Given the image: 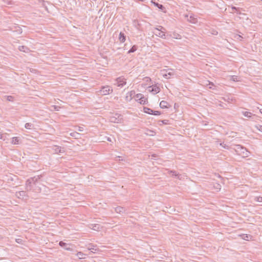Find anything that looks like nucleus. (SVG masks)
I'll list each match as a JSON object with an SVG mask.
<instances>
[{
    "label": "nucleus",
    "instance_id": "8",
    "mask_svg": "<svg viewBox=\"0 0 262 262\" xmlns=\"http://www.w3.org/2000/svg\"><path fill=\"white\" fill-rule=\"evenodd\" d=\"M9 28L10 30L16 32L17 34H20L22 33V29L17 25L15 24L12 26L9 27Z\"/></svg>",
    "mask_w": 262,
    "mask_h": 262
},
{
    "label": "nucleus",
    "instance_id": "36",
    "mask_svg": "<svg viewBox=\"0 0 262 262\" xmlns=\"http://www.w3.org/2000/svg\"><path fill=\"white\" fill-rule=\"evenodd\" d=\"M52 107H53L54 110L55 111H59L61 108V107L57 105H53Z\"/></svg>",
    "mask_w": 262,
    "mask_h": 262
},
{
    "label": "nucleus",
    "instance_id": "34",
    "mask_svg": "<svg viewBox=\"0 0 262 262\" xmlns=\"http://www.w3.org/2000/svg\"><path fill=\"white\" fill-rule=\"evenodd\" d=\"M77 255L78 256L79 258H83L84 254L81 252H79L77 253Z\"/></svg>",
    "mask_w": 262,
    "mask_h": 262
},
{
    "label": "nucleus",
    "instance_id": "20",
    "mask_svg": "<svg viewBox=\"0 0 262 262\" xmlns=\"http://www.w3.org/2000/svg\"><path fill=\"white\" fill-rule=\"evenodd\" d=\"M18 49L20 51H22L25 53H28L30 51L29 48L25 46H20L18 47Z\"/></svg>",
    "mask_w": 262,
    "mask_h": 262
},
{
    "label": "nucleus",
    "instance_id": "38",
    "mask_svg": "<svg viewBox=\"0 0 262 262\" xmlns=\"http://www.w3.org/2000/svg\"><path fill=\"white\" fill-rule=\"evenodd\" d=\"M214 187L216 189H219L220 190L221 188V185L219 184V183H216L215 185H214Z\"/></svg>",
    "mask_w": 262,
    "mask_h": 262
},
{
    "label": "nucleus",
    "instance_id": "44",
    "mask_svg": "<svg viewBox=\"0 0 262 262\" xmlns=\"http://www.w3.org/2000/svg\"><path fill=\"white\" fill-rule=\"evenodd\" d=\"M209 85H211V86H209V89H214L212 86H214V85L212 82H209Z\"/></svg>",
    "mask_w": 262,
    "mask_h": 262
},
{
    "label": "nucleus",
    "instance_id": "22",
    "mask_svg": "<svg viewBox=\"0 0 262 262\" xmlns=\"http://www.w3.org/2000/svg\"><path fill=\"white\" fill-rule=\"evenodd\" d=\"M169 36L170 37H171L173 38L177 39H179L181 38V35L176 32H173L172 35H169Z\"/></svg>",
    "mask_w": 262,
    "mask_h": 262
},
{
    "label": "nucleus",
    "instance_id": "51",
    "mask_svg": "<svg viewBox=\"0 0 262 262\" xmlns=\"http://www.w3.org/2000/svg\"><path fill=\"white\" fill-rule=\"evenodd\" d=\"M3 139V135L0 133V139Z\"/></svg>",
    "mask_w": 262,
    "mask_h": 262
},
{
    "label": "nucleus",
    "instance_id": "32",
    "mask_svg": "<svg viewBox=\"0 0 262 262\" xmlns=\"http://www.w3.org/2000/svg\"><path fill=\"white\" fill-rule=\"evenodd\" d=\"M79 135V134L78 133H77V132H73V133H71L70 134V136L74 137L75 139L77 138V135Z\"/></svg>",
    "mask_w": 262,
    "mask_h": 262
},
{
    "label": "nucleus",
    "instance_id": "42",
    "mask_svg": "<svg viewBox=\"0 0 262 262\" xmlns=\"http://www.w3.org/2000/svg\"><path fill=\"white\" fill-rule=\"evenodd\" d=\"M158 28L160 29L159 30H162V31H164L165 32L166 29L165 28H164L163 27H162L161 26H160L158 27Z\"/></svg>",
    "mask_w": 262,
    "mask_h": 262
},
{
    "label": "nucleus",
    "instance_id": "13",
    "mask_svg": "<svg viewBox=\"0 0 262 262\" xmlns=\"http://www.w3.org/2000/svg\"><path fill=\"white\" fill-rule=\"evenodd\" d=\"M115 211L116 212L119 214H123L126 213V209L125 208L121 206H117L115 208Z\"/></svg>",
    "mask_w": 262,
    "mask_h": 262
},
{
    "label": "nucleus",
    "instance_id": "41",
    "mask_svg": "<svg viewBox=\"0 0 262 262\" xmlns=\"http://www.w3.org/2000/svg\"><path fill=\"white\" fill-rule=\"evenodd\" d=\"M244 236L243 238V239H246V240H248V238L249 237H251L250 235H248V234L244 235Z\"/></svg>",
    "mask_w": 262,
    "mask_h": 262
},
{
    "label": "nucleus",
    "instance_id": "14",
    "mask_svg": "<svg viewBox=\"0 0 262 262\" xmlns=\"http://www.w3.org/2000/svg\"><path fill=\"white\" fill-rule=\"evenodd\" d=\"M160 106L161 108H168L171 105L166 101L162 100L160 103Z\"/></svg>",
    "mask_w": 262,
    "mask_h": 262
},
{
    "label": "nucleus",
    "instance_id": "54",
    "mask_svg": "<svg viewBox=\"0 0 262 262\" xmlns=\"http://www.w3.org/2000/svg\"><path fill=\"white\" fill-rule=\"evenodd\" d=\"M152 157H156V155H152Z\"/></svg>",
    "mask_w": 262,
    "mask_h": 262
},
{
    "label": "nucleus",
    "instance_id": "9",
    "mask_svg": "<svg viewBox=\"0 0 262 262\" xmlns=\"http://www.w3.org/2000/svg\"><path fill=\"white\" fill-rule=\"evenodd\" d=\"M52 149L55 154H58L60 153L63 154L65 152L64 147H62L57 145H53L52 147Z\"/></svg>",
    "mask_w": 262,
    "mask_h": 262
},
{
    "label": "nucleus",
    "instance_id": "24",
    "mask_svg": "<svg viewBox=\"0 0 262 262\" xmlns=\"http://www.w3.org/2000/svg\"><path fill=\"white\" fill-rule=\"evenodd\" d=\"M138 49V46L137 45H134L132 47V48L128 50L127 53L130 54L132 53H134L137 51Z\"/></svg>",
    "mask_w": 262,
    "mask_h": 262
},
{
    "label": "nucleus",
    "instance_id": "3",
    "mask_svg": "<svg viewBox=\"0 0 262 262\" xmlns=\"http://www.w3.org/2000/svg\"><path fill=\"white\" fill-rule=\"evenodd\" d=\"M161 72L163 76L166 79H169L171 76L174 75V70L172 69H165L161 71Z\"/></svg>",
    "mask_w": 262,
    "mask_h": 262
},
{
    "label": "nucleus",
    "instance_id": "12",
    "mask_svg": "<svg viewBox=\"0 0 262 262\" xmlns=\"http://www.w3.org/2000/svg\"><path fill=\"white\" fill-rule=\"evenodd\" d=\"M59 245L66 250L71 251L72 250V249L70 248V244H67L63 241H60L59 243Z\"/></svg>",
    "mask_w": 262,
    "mask_h": 262
},
{
    "label": "nucleus",
    "instance_id": "49",
    "mask_svg": "<svg viewBox=\"0 0 262 262\" xmlns=\"http://www.w3.org/2000/svg\"><path fill=\"white\" fill-rule=\"evenodd\" d=\"M83 130V127L79 126L78 127V131L82 132Z\"/></svg>",
    "mask_w": 262,
    "mask_h": 262
},
{
    "label": "nucleus",
    "instance_id": "2",
    "mask_svg": "<svg viewBox=\"0 0 262 262\" xmlns=\"http://www.w3.org/2000/svg\"><path fill=\"white\" fill-rule=\"evenodd\" d=\"M123 117L120 114L116 113L114 115L110 117V121L111 122L118 123H121Z\"/></svg>",
    "mask_w": 262,
    "mask_h": 262
},
{
    "label": "nucleus",
    "instance_id": "39",
    "mask_svg": "<svg viewBox=\"0 0 262 262\" xmlns=\"http://www.w3.org/2000/svg\"><path fill=\"white\" fill-rule=\"evenodd\" d=\"M159 122H161L164 124H167L168 123V120H160Z\"/></svg>",
    "mask_w": 262,
    "mask_h": 262
},
{
    "label": "nucleus",
    "instance_id": "11",
    "mask_svg": "<svg viewBox=\"0 0 262 262\" xmlns=\"http://www.w3.org/2000/svg\"><path fill=\"white\" fill-rule=\"evenodd\" d=\"M185 18L187 19V21L192 24H196L198 21L197 18H195L194 15L192 14L190 16L188 14L185 15Z\"/></svg>",
    "mask_w": 262,
    "mask_h": 262
},
{
    "label": "nucleus",
    "instance_id": "30",
    "mask_svg": "<svg viewBox=\"0 0 262 262\" xmlns=\"http://www.w3.org/2000/svg\"><path fill=\"white\" fill-rule=\"evenodd\" d=\"M231 9L232 10L235 11L237 14H241V12L239 11V8L232 6Z\"/></svg>",
    "mask_w": 262,
    "mask_h": 262
},
{
    "label": "nucleus",
    "instance_id": "46",
    "mask_svg": "<svg viewBox=\"0 0 262 262\" xmlns=\"http://www.w3.org/2000/svg\"><path fill=\"white\" fill-rule=\"evenodd\" d=\"M212 34L213 35H216L217 34H218V32L217 31H216V30H213L212 32H211Z\"/></svg>",
    "mask_w": 262,
    "mask_h": 262
},
{
    "label": "nucleus",
    "instance_id": "27",
    "mask_svg": "<svg viewBox=\"0 0 262 262\" xmlns=\"http://www.w3.org/2000/svg\"><path fill=\"white\" fill-rule=\"evenodd\" d=\"M235 146H236V148L235 150L236 151L240 152V150H246V148L240 145H236Z\"/></svg>",
    "mask_w": 262,
    "mask_h": 262
},
{
    "label": "nucleus",
    "instance_id": "45",
    "mask_svg": "<svg viewBox=\"0 0 262 262\" xmlns=\"http://www.w3.org/2000/svg\"><path fill=\"white\" fill-rule=\"evenodd\" d=\"M135 27L137 29L140 30V24L138 23L137 25H135Z\"/></svg>",
    "mask_w": 262,
    "mask_h": 262
},
{
    "label": "nucleus",
    "instance_id": "37",
    "mask_svg": "<svg viewBox=\"0 0 262 262\" xmlns=\"http://www.w3.org/2000/svg\"><path fill=\"white\" fill-rule=\"evenodd\" d=\"M254 200L257 202H262V197L261 196H256Z\"/></svg>",
    "mask_w": 262,
    "mask_h": 262
},
{
    "label": "nucleus",
    "instance_id": "10",
    "mask_svg": "<svg viewBox=\"0 0 262 262\" xmlns=\"http://www.w3.org/2000/svg\"><path fill=\"white\" fill-rule=\"evenodd\" d=\"M15 195L18 199H27V198L28 197L25 191H19L16 192Z\"/></svg>",
    "mask_w": 262,
    "mask_h": 262
},
{
    "label": "nucleus",
    "instance_id": "21",
    "mask_svg": "<svg viewBox=\"0 0 262 262\" xmlns=\"http://www.w3.org/2000/svg\"><path fill=\"white\" fill-rule=\"evenodd\" d=\"M20 140L19 137H13L12 139L11 143L15 145L19 144L20 143Z\"/></svg>",
    "mask_w": 262,
    "mask_h": 262
},
{
    "label": "nucleus",
    "instance_id": "18",
    "mask_svg": "<svg viewBox=\"0 0 262 262\" xmlns=\"http://www.w3.org/2000/svg\"><path fill=\"white\" fill-rule=\"evenodd\" d=\"M119 39L121 42L123 43V42H125V41L126 40V36L125 35L124 33L121 32L119 33Z\"/></svg>",
    "mask_w": 262,
    "mask_h": 262
},
{
    "label": "nucleus",
    "instance_id": "19",
    "mask_svg": "<svg viewBox=\"0 0 262 262\" xmlns=\"http://www.w3.org/2000/svg\"><path fill=\"white\" fill-rule=\"evenodd\" d=\"M242 114L248 118H251L252 116H255V115H253L251 112L248 111L242 112Z\"/></svg>",
    "mask_w": 262,
    "mask_h": 262
},
{
    "label": "nucleus",
    "instance_id": "7",
    "mask_svg": "<svg viewBox=\"0 0 262 262\" xmlns=\"http://www.w3.org/2000/svg\"><path fill=\"white\" fill-rule=\"evenodd\" d=\"M116 81L117 82V86L120 88L123 87L126 83V79L124 78L123 76H121L117 78Z\"/></svg>",
    "mask_w": 262,
    "mask_h": 262
},
{
    "label": "nucleus",
    "instance_id": "31",
    "mask_svg": "<svg viewBox=\"0 0 262 262\" xmlns=\"http://www.w3.org/2000/svg\"><path fill=\"white\" fill-rule=\"evenodd\" d=\"M7 98V100L9 101H13L14 97L12 96H5Z\"/></svg>",
    "mask_w": 262,
    "mask_h": 262
},
{
    "label": "nucleus",
    "instance_id": "26",
    "mask_svg": "<svg viewBox=\"0 0 262 262\" xmlns=\"http://www.w3.org/2000/svg\"><path fill=\"white\" fill-rule=\"evenodd\" d=\"M34 125L31 123H27L25 125V127L26 129H31L33 128Z\"/></svg>",
    "mask_w": 262,
    "mask_h": 262
},
{
    "label": "nucleus",
    "instance_id": "52",
    "mask_svg": "<svg viewBox=\"0 0 262 262\" xmlns=\"http://www.w3.org/2000/svg\"><path fill=\"white\" fill-rule=\"evenodd\" d=\"M107 140H108V141H110V142L111 141V139H110V138H107Z\"/></svg>",
    "mask_w": 262,
    "mask_h": 262
},
{
    "label": "nucleus",
    "instance_id": "43",
    "mask_svg": "<svg viewBox=\"0 0 262 262\" xmlns=\"http://www.w3.org/2000/svg\"><path fill=\"white\" fill-rule=\"evenodd\" d=\"M149 133H150V134H149V135L150 136H154V135H155L156 134V133L154 131H153V130H149Z\"/></svg>",
    "mask_w": 262,
    "mask_h": 262
},
{
    "label": "nucleus",
    "instance_id": "35",
    "mask_svg": "<svg viewBox=\"0 0 262 262\" xmlns=\"http://www.w3.org/2000/svg\"><path fill=\"white\" fill-rule=\"evenodd\" d=\"M89 250H91V251H93V250H96V246L94 245H91L89 248Z\"/></svg>",
    "mask_w": 262,
    "mask_h": 262
},
{
    "label": "nucleus",
    "instance_id": "40",
    "mask_svg": "<svg viewBox=\"0 0 262 262\" xmlns=\"http://www.w3.org/2000/svg\"><path fill=\"white\" fill-rule=\"evenodd\" d=\"M220 145L223 147H224V148H226V149H228V146L227 145H226L225 144H224V143H221L220 144Z\"/></svg>",
    "mask_w": 262,
    "mask_h": 262
},
{
    "label": "nucleus",
    "instance_id": "15",
    "mask_svg": "<svg viewBox=\"0 0 262 262\" xmlns=\"http://www.w3.org/2000/svg\"><path fill=\"white\" fill-rule=\"evenodd\" d=\"M151 3L153 4L156 7H158L160 10H161L163 12H165V8L163 5L160 4L154 1H151Z\"/></svg>",
    "mask_w": 262,
    "mask_h": 262
},
{
    "label": "nucleus",
    "instance_id": "28",
    "mask_svg": "<svg viewBox=\"0 0 262 262\" xmlns=\"http://www.w3.org/2000/svg\"><path fill=\"white\" fill-rule=\"evenodd\" d=\"M144 95L141 93L135 94V98L137 101H139L141 98H143Z\"/></svg>",
    "mask_w": 262,
    "mask_h": 262
},
{
    "label": "nucleus",
    "instance_id": "17",
    "mask_svg": "<svg viewBox=\"0 0 262 262\" xmlns=\"http://www.w3.org/2000/svg\"><path fill=\"white\" fill-rule=\"evenodd\" d=\"M90 228L94 230L99 231L101 228V227L99 224H91Z\"/></svg>",
    "mask_w": 262,
    "mask_h": 262
},
{
    "label": "nucleus",
    "instance_id": "4",
    "mask_svg": "<svg viewBox=\"0 0 262 262\" xmlns=\"http://www.w3.org/2000/svg\"><path fill=\"white\" fill-rule=\"evenodd\" d=\"M113 91V90L111 86L105 85L101 86L100 93L102 95H106L112 93Z\"/></svg>",
    "mask_w": 262,
    "mask_h": 262
},
{
    "label": "nucleus",
    "instance_id": "50",
    "mask_svg": "<svg viewBox=\"0 0 262 262\" xmlns=\"http://www.w3.org/2000/svg\"><path fill=\"white\" fill-rule=\"evenodd\" d=\"M245 151H246V152H247V150H240L241 154H244Z\"/></svg>",
    "mask_w": 262,
    "mask_h": 262
},
{
    "label": "nucleus",
    "instance_id": "16",
    "mask_svg": "<svg viewBox=\"0 0 262 262\" xmlns=\"http://www.w3.org/2000/svg\"><path fill=\"white\" fill-rule=\"evenodd\" d=\"M149 88H151V89L149 91L152 92H154L155 94L158 93L160 91V89L156 85H152L151 86H149Z\"/></svg>",
    "mask_w": 262,
    "mask_h": 262
},
{
    "label": "nucleus",
    "instance_id": "1",
    "mask_svg": "<svg viewBox=\"0 0 262 262\" xmlns=\"http://www.w3.org/2000/svg\"><path fill=\"white\" fill-rule=\"evenodd\" d=\"M39 176H35L28 179L26 182V189L27 191H33L38 192L41 191V188L37 186L38 180L40 179Z\"/></svg>",
    "mask_w": 262,
    "mask_h": 262
},
{
    "label": "nucleus",
    "instance_id": "33",
    "mask_svg": "<svg viewBox=\"0 0 262 262\" xmlns=\"http://www.w3.org/2000/svg\"><path fill=\"white\" fill-rule=\"evenodd\" d=\"M15 242L18 244H23L24 241L21 238H16Z\"/></svg>",
    "mask_w": 262,
    "mask_h": 262
},
{
    "label": "nucleus",
    "instance_id": "48",
    "mask_svg": "<svg viewBox=\"0 0 262 262\" xmlns=\"http://www.w3.org/2000/svg\"><path fill=\"white\" fill-rule=\"evenodd\" d=\"M258 129L262 132V125H259L258 127H257Z\"/></svg>",
    "mask_w": 262,
    "mask_h": 262
},
{
    "label": "nucleus",
    "instance_id": "25",
    "mask_svg": "<svg viewBox=\"0 0 262 262\" xmlns=\"http://www.w3.org/2000/svg\"><path fill=\"white\" fill-rule=\"evenodd\" d=\"M138 102L141 104H145L146 103H147V99L145 98L144 96L143 97V98H141Z\"/></svg>",
    "mask_w": 262,
    "mask_h": 262
},
{
    "label": "nucleus",
    "instance_id": "23",
    "mask_svg": "<svg viewBox=\"0 0 262 262\" xmlns=\"http://www.w3.org/2000/svg\"><path fill=\"white\" fill-rule=\"evenodd\" d=\"M135 91H131L130 92H128L127 93V95H126V99H127V98L128 97H130V100L132 99V97H135Z\"/></svg>",
    "mask_w": 262,
    "mask_h": 262
},
{
    "label": "nucleus",
    "instance_id": "29",
    "mask_svg": "<svg viewBox=\"0 0 262 262\" xmlns=\"http://www.w3.org/2000/svg\"><path fill=\"white\" fill-rule=\"evenodd\" d=\"M169 173H171L173 176H174L175 177H177L178 178L180 179L179 177L181 175L177 173L176 171L170 170L169 171Z\"/></svg>",
    "mask_w": 262,
    "mask_h": 262
},
{
    "label": "nucleus",
    "instance_id": "47",
    "mask_svg": "<svg viewBox=\"0 0 262 262\" xmlns=\"http://www.w3.org/2000/svg\"><path fill=\"white\" fill-rule=\"evenodd\" d=\"M232 80L235 81H237V78H236V76H232Z\"/></svg>",
    "mask_w": 262,
    "mask_h": 262
},
{
    "label": "nucleus",
    "instance_id": "53",
    "mask_svg": "<svg viewBox=\"0 0 262 262\" xmlns=\"http://www.w3.org/2000/svg\"><path fill=\"white\" fill-rule=\"evenodd\" d=\"M259 111H260V113L262 114V109H260Z\"/></svg>",
    "mask_w": 262,
    "mask_h": 262
},
{
    "label": "nucleus",
    "instance_id": "5",
    "mask_svg": "<svg viewBox=\"0 0 262 262\" xmlns=\"http://www.w3.org/2000/svg\"><path fill=\"white\" fill-rule=\"evenodd\" d=\"M143 111L145 113L152 115L155 116H158L161 114V112L158 111H154L149 107H144L143 108Z\"/></svg>",
    "mask_w": 262,
    "mask_h": 262
},
{
    "label": "nucleus",
    "instance_id": "6",
    "mask_svg": "<svg viewBox=\"0 0 262 262\" xmlns=\"http://www.w3.org/2000/svg\"><path fill=\"white\" fill-rule=\"evenodd\" d=\"M155 30L158 31V32H154V34L156 36H157L160 38H162L163 39H166L167 37L168 36V35H165V32L164 31L159 30L160 29L159 28H155Z\"/></svg>",
    "mask_w": 262,
    "mask_h": 262
}]
</instances>
